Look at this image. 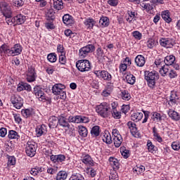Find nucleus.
I'll return each instance as SVG.
<instances>
[{
    "instance_id": "a18cd8bd",
    "label": "nucleus",
    "mask_w": 180,
    "mask_h": 180,
    "mask_svg": "<svg viewBox=\"0 0 180 180\" xmlns=\"http://www.w3.org/2000/svg\"><path fill=\"white\" fill-rule=\"evenodd\" d=\"M39 172H43V169L41 167H36L30 170L31 175H33L34 176H36Z\"/></svg>"
},
{
    "instance_id": "79ce46f5",
    "label": "nucleus",
    "mask_w": 180,
    "mask_h": 180,
    "mask_svg": "<svg viewBox=\"0 0 180 180\" xmlns=\"http://www.w3.org/2000/svg\"><path fill=\"white\" fill-rule=\"evenodd\" d=\"M178 96L176 95V93L172 94L169 96V102L172 105H176L178 103Z\"/></svg>"
},
{
    "instance_id": "c9c22d12",
    "label": "nucleus",
    "mask_w": 180,
    "mask_h": 180,
    "mask_svg": "<svg viewBox=\"0 0 180 180\" xmlns=\"http://www.w3.org/2000/svg\"><path fill=\"white\" fill-rule=\"evenodd\" d=\"M121 98L123 101H130V99H131V96L127 90H123L121 91Z\"/></svg>"
},
{
    "instance_id": "473e14b6",
    "label": "nucleus",
    "mask_w": 180,
    "mask_h": 180,
    "mask_svg": "<svg viewBox=\"0 0 180 180\" xmlns=\"http://www.w3.org/2000/svg\"><path fill=\"white\" fill-rule=\"evenodd\" d=\"M68 176V174L65 171H60L56 176V180H65Z\"/></svg>"
},
{
    "instance_id": "dca6fc26",
    "label": "nucleus",
    "mask_w": 180,
    "mask_h": 180,
    "mask_svg": "<svg viewBox=\"0 0 180 180\" xmlns=\"http://www.w3.org/2000/svg\"><path fill=\"white\" fill-rule=\"evenodd\" d=\"M65 89V86L62 84H56L52 87V92L54 95H58Z\"/></svg>"
},
{
    "instance_id": "13d9d810",
    "label": "nucleus",
    "mask_w": 180,
    "mask_h": 180,
    "mask_svg": "<svg viewBox=\"0 0 180 180\" xmlns=\"http://www.w3.org/2000/svg\"><path fill=\"white\" fill-rule=\"evenodd\" d=\"M55 95H58V98H60V99H63V101H65V99H67V94L64 90L58 93V94Z\"/></svg>"
},
{
    "instance_id": "052dcab7",
    "label": "nucleus",
    "mask_w": 180,
    "mask_h": 180,
    "mask_svg": "<svg viewBox=\"0 0 180 180\" xmlns=\"http://www.w3.org/2000/svg\"><path fill=\"white\" fill-rule=\"evenodd\" d=\"M167 75H169V78L171 79L176 78V77H178V74H176V71L174 70H170Z\"/></svg>"
},
{
    "instance_id": "7ed1b4c3",
    "label": "nucleus",
    "mask_w": 180,
    "mask_h": 180,
    "mask_svg": "<svg viewBox=\"0 0 180 180\" xmlns=\"http://www.w3.org/2000/svg\"><path fill=\"white\" fill-rule=\"evenodd\" d=\"M96 112H97L101 117H108L110 112V106L108 103H102L101 105L96 106Z\"/></svg>"
},
{
    "instance_id": "b1692460",
    "label": "nucleus",
    "mask_w": 180,
    "mask_h": 180,
    "mask_svg": "<svg viewBox=\"0 0 180 180\" xmlns=\"http://www.w3.org/2000/svg\"><path fill=\"white\" fill-rule=\"evenodd\" d=\"M75 123H89V118L84 115H76Z\"/></svg>"
},
{
    "instance_id": "6e6552de",
    "label": "nucleus",
    "mask_w": 180,
    "mask_h": 180,
    "mask_svg": "<svg viewBox=\"0 0 180 180\" xmlns=\"http://www.w3.org/2000/svg\"><path fill=\"white\" fill-rule=\"evenodd\" d=\"M11 102L13 104L15 109H20L23 106V98L18 95H12L11 97Z\"/></svg>"
},
{
    "instance_id": "39448f33",
    "label": "nucleus",
    "mask_w": 180,
    "mask_h": 180,
    "mask_svg": "<svg viewBox=\"0 0 180 180\" xmlns=\"http://www.w3.org/2000/svg\"><path fill=\"white\" fill-rule=\"evenodd\" d=\"M0 11L4 16L12 18V6L9 4L2 1L0 3Z\"/></svg>"
},
{
    "instance_id": "a211bd4d",
    "label": "nucleus",
    "mask_w": 180,
    "mask_h": 180,
    "mask_svg": "<svg viewBox=\"0 0 180 180\" xmlns=\"http://www.w3.org/2000/svg\"><path fill=\"white\" fill-rule=\"evenodd\" d=\"M63 22L65 25L68 26V25H74L75 21L74 20L72 15L65 14L63 16Z\"/></svg>"
},
{
    "instance_id": "c03bdc74",
    "label": "nucleus",
    "mask_w": 180,
    "mask_h": 180,
    "mask_svg": "<svg viewBox=\"0 0 180 180\" xmlns=\"http://www.w3.org/2000/svg\"><path fill=\"white\" fill-rule=\"evenodd\" d=\"M69 180H85V178L82 174L76 173L72 174Z\"/></svg>"
},
{
    "instance_id": "49530a36",
    "label": "nucleus",
    "mask_w": 180,
    "mask_h": 180,
    "mask_svg": "<svg viewBox=\"0 0 180 180\" xmlns=\"http://www.w3.org/2000/svg\"><path fill=\"white\" fill-rule=\"evenodd\" d=\"M11 113L14 117L15 122H17L18 124H20V123H22V117H20V114H18L14 111H12Z\"/></svg>"
},
{
    "instance_id": "4be33fe9",
    "label": "nucleus",
    "mask_w": 180,
    "mask_h": 180,
    "mask_svg": "<svg viewBox=\"0 0 180 180\" xmlns=\"http://www.w3.org/2000/svg\"><path fill=\"white\" fill-rule=\"evenodd\" d=\"M167 113L172 120H175L176 122L180 120V115L178 113V112L173 110H169Z\"/></svg>"
},
{
    "instance_id": "5701e85b",
    "label": "nucleus",
    "mask_w": 180,
    "mask_h": 180,
    "mask_svg": "<svg viewBox=\"0 0 180 180\" xmlns=\"http://www.w3.org/2000/svg\"><path fill=\"white\" fill-rule=\"evenodd\" d=\"M164 63L167 66L172 65L175 63V56L174 55L166 56L164 59Z\"/></svg>"
},
{
    "instance_id": "8fccbe9b",
    "label": "nucleus",
    "mask_w": 180,
    "mask_h": 180,
    "mask_svg": "<svg viewBox=\"0 0 180 180\" xmlns=\"http://www.w3.org/2000/svg\"><path fill=\"white\" fill-rule=\"evenodd\" d=\"M8 139H19V135L18 134V132H16V131L11 130L8 132Z\"/></svg>"
},
{
    "instance_id": "423d86ee",
    "label": "nucleus",
    "mask_w": 180,
    "mask_h": 180,
    "mask_svg": "<svg viewBox=\"0 0 180 180\" xmlns=\"http://www.w3.org/2000/svg\"><path fill=\"white\" fill-rule=\"evenodd\" d=\"M92 51H95V46L88 44L79 49V57L80 58H85V57H86L89 53H92Z\"/></svg>"
},
{
    "instance_id": "0e129e2a",
    "label": "nucleus",
    "mask_w": 180,
    "mask_h": 180,
    "mask_svg": "<svg viewBox=\"0 0 180 180\" xmlns=\"http://www.w3.org/2000/svg\"><path fill=\"white\" fill-rule=\"evenodd\" d=\"M108 5H110V6H117V5H119V1L118 0H108Z\"/></svg>"
},
{
    "instance_id": "c756f323",
    "label": "nucleus",
    "mask_w": 180,
    "mask_h": 180,
    "mask_svg": "<svg viewBox=\"0 0 180 180\" xmlns=\"http://www.w3.org/2000/svg\"><path fill=\"white\" fill-rule=\"evenodd\" d=\"M143 119V112H134L131 115V120L133 122H140Z\"/></svg>"
},
{
    "instance_id": "2eb2a0df",
    "label": "nucleus",
    "mask_w": 180,
    "mask_h": 180,
    "mask_svg": "<svg viewBox=\"0 0 180 180\" xmlns=\"http://www.w3.org/2000/svg\"><path fill=\"white\" fill-rule=\"evenodd\" d=\"M51 161L54 162V164H60L63 161H65V155H51Z\"/></svg>"
},
{
    "instance_id": "ddd939ff",
    "label": "nucleus",
    "mask_w": 180,
    "mask_h": 180,
    "mask_svg": "<svg viewBox=\"0 0 180 180\" xmlns=\"http://www.w3.org/2000/svg\"><path fill=\"white\" fill-rule=\"evenodd\" d=\"M68 116L65 114H61L60 116L58 118V124L62 127H67L68 129H70V124L68 122H67Z\"/></svg>"
},
{
    "instance_id": "6ab92c4d",
    "label": "nucleus",
    "mask_w": 180,
    "mask_h": 180,
    "mask_svg": "<svg viewBox=\"0 0 180 180\" xmlns=\"http://www.w3.org/2000/svg\"><path fill=\"white\" fill-rule=\"evenodd\" d=\"M127 127H129L131 134L132 136H136L139 133V130L137 129V127H136V123L129 121L127 122Z\"/></svg>"
},
{
    "instance_id": "09e8293b",
    "label": "nucleus",
    "mask_w": 180,
    "mask_h": 180,
    "mask_svg": "<svg viewBox=\"0 0 180 180\" xmlns=\"http://www.w3.org/2000/svg\"><path fill=\"white\" fill-rule=\"evenodd\" d=\"M121 154L124 158H129L130 157V151L127 149H126L125 147H123L120 150Z\"/></svg>"
},
{
    "instance_id": "72a5a7b5",
    "label": "nucleus",
    "mask_w": 180,
    "mask_h": 180,
    "mask_svg": "<svg viewBox=\"0 0 180 180\" xmlns=\"http://www.w3.org/2000/svg\"><path fill=\"white\" fill-rule=\"evenodd\" d=\"M169 66H167L166 65H164L161 67L159 72L162 77H166V75H168L169 73V68H168Z\"/></svg>"
},
{
    "instance_id": "e2e57ef3",
    "label": "nucleus",
    "mask_w": 180,
    "mask_h": 180,
    "mask_svg": "<svg viewBox=\"0 0 180 180\" xmlns=\"http://www.w3.org/2000/svg\"><path fill=\"white\" fill-rule=\"evenodd\" d=\"M133 36L134 37L135 39H137V40H141L142 34L140 33L139 31H134L132 33Z\"/></svg>"
},
{
    "instance_id": "393cba45",
    "label": "nucleus",
    "mask_w": 180,
    "mask_h": 180,
    "mask_svg": "<svg viewBox=\"0 0 180 180\" xmlns=\"http://www.w3.org/2000/svg\"><path fill=\"white\" fill-rule=\"evenodd\" d=\"M161 16L166 23H171L172 22V18L169 17V11L168 10L162 11Z\"/></svg>"
},
{
    "instance_id": "9d476101",
    "label": "nucleus",
    "mask_w": 180,
    "mask_h": 180,
    "mask_svg": "<svg viewBox=\"0 0 180 180\" xmlns=\"http://www.w3.org/2000/svg\"><path fill=\"white\" fill-rule=\"evenodd\" d=\"M160 44L162 47H166V49H172L175 43L169 38H162L160 39Z\"/></svg>"
},
{
    "instance_id": "412c9836",
    "label": "nucleus",
    "mask_w": 180,
    "mask_h": 180,
    "mask_svg": "<svg viewBox=\"0 0 180 180\" xmlns=\"http://www.w3.org/2000/svg\"><path fill=\"white\" fill-rule=\"evenodd\" d=\"M135 63L137 67H143L144 64H146V58L143 55H138L135 58Z\"/></svg>"
},
{
    "instance_id": "ea45409f",
    "label": "nucleus",
    "mask_w": 180,
    "mask_h": 180,
    "mask_svg": "<svg viewBox=\"0 0 180 180\" xmlns=\"http://www.w3.org/2000/svg\"><path fill=\"white\" fill-rule=\"evenodd\" d=\"M79 134L82 137H86L88 136V129L84 126L79 127Z\"/></svg>"
},
{
    "instance_id": "58836bf2",
    "label": "nucleus",
    "mask_w": 180,
    "mask_h": 180,
    "mask_svg": "<svg viewBox=\"0 0 180 180\" xmlns=\"http://www.w3.org/2000/svg\"><path fill=\"white\" fill-rule=\"evenodd\" d=\"M103 141L106 143V144H110L112 143V136H110V133H105L103 134V136L102 137Z\"/></svg>"
},
{
    "instance_id": "603ef678",
    "label": "nucleus",
    "mask_w": 180,
    "mask_h": 180,
    "mask_svg": "<svg viewBox=\"0 0 180 180\" xmlns=\"http://www.w3.org/2000/svg\"><path fill=\"white\" fill-rule=\"evenodd\" d=\"M59 63L62 65H65L67 63V57H65V54L59 55Z\"/></svg>"
},
{
    "instance_id": "6e6d98bb",
    "label": "nucleus",
    "mask_w": 180,
    "mask_h": 180,
    "mask_svg": "<svg viewBox=\"0 0 180 180\" xmlns=\"http://www.w3.org/2000/svg\"><path fill=\"white\" fill-rule=\"evenodd\" d=\"M8 165H15L16 164V158L14 156H9L8 158Z\"/></svg>"
},
{
    "instance_id": "de8ad7c7",
    "label": "nucleus",
    "mask_w": 180,
    "mask_h": 180,
    "mask_svg": "<svg viewBox=\"0 0 180 180\" xmlns=\"http://www.w3.org/2000/svg\"><path fill=\"white\" fill-rule=\"evenodd\" d=\"M47 58L50 63H56L57 61V55L56 53H49Z\"/></svg>"
},
{
    "instance_id": "c85d7f7f",
    "label": "nucleus",
    "mask_w": 180,
    "mask_h": 180,
    "mask_svg": "<svg viewBox=\"0 0 180 180\" xmlns=\"http://www.w3.org/2000/svg\"><path fill=\"white\" fill-rule=\"evenodd\" d=\"M125 79L127 84H129L130 85H134V84L136 83V77L131 75V73H127Z\"/></svg>"
},
{
    "instance_id": "5fc2aeb1",
    "label": "nucleus",
    "mask_w": 180,
    "mask_h": 180,
    "mask_svg": "<svg viewBox=\"0 0 180 180\" xmlns=\"http://www.w3.org/2000/svg\"><path fill=\"white\" fill-rule=\"evenodd\" d=\"M6 18V22L8 25L10 26H12V25H16L15 22V18H12V17H6L4 16Z\"/></svg>"
},
{
    "instance_id": "f704fd0d",
    "label": "nucleus",
    "mask_w": 180,
    "mask_h": 180,
    "mask_svg": "<svg viewBox=\"0 0 180 180\" xmlns=\"http://www.w3.org/2000/svg\"><path fill=\"white\" fill-rule=\"evenodd\" d=\"M140 5L141 8H143V11H146V12H150V11H153L154 9L153 4H150L149 3H141Z\"/></svg>"
},
{
    "instance_id": "2f4dec72",
    "label": "nucleus",
    "mask_w": 180,
    "mask_h": 180,
    "mask_svg": "<svg viewBox=\"0 0 180 180\" xmlns=\"http://www.w3.org/2000/svg\"><path fill=\"white\" fill-rule=\"evenodd\" d=\"M109 161H110V165H112L114 169H119V168H120L119 161L117 160V159H116L113 157H110L109 158Z\"/></svg>"
},
{
    "instance_id": "aec40b11",
    "label": "nucleus",
    "mask_w": 180,
    "mask_h": 180,
    "mask_svg": "<svg viewBox=\"0 0 180 180\" xmlns=\"http://www.w3.org/2000/svg\"><path fill=\"white\" fill-rule=\"evenodd\" d=\"M49 126L50 129H54L58 126V118L56 116H52L49 120Z\"/></svg>"
},
{
    "instance_id": "4c0bfd02",
    "label": "nucleus",
    "mask_w": 180,
    "mask_h": 180,
    "mask_svg": "<svg viewBox=\"0 0 180 180\" xmlns=\"http://www.w3.org/2000/svg\"><path fill=\"white\" fill-rule=\"evenodd\" d=\"M151 120H153V122H161L162 120V117L161 116V114L155 112L151 113Z\"/></svg>"
},
{
    "instance_id": "4468645a",
    "label": "nucleus",
    "mask_w": 180,
    "mask_h": 180,
    "mask_svg": "<svg viewBox=\"0 0 180 180\" xmlns=\"http://www.w3.org/2000/svg\"><path fill=\"white\" fill-rule=\"evenodd\" d=\"M20 53H22V46L19 44H16L10 49L8 54L11 56H19Z\"/></svg>"
},
{
    "instance_id": "9b49d317",
    "label": "nucleus",
    "mask_w": 180,
    "mask_h": 180,
    "mask_svg": "<svg viewBox=\"0 0 180 180\" xmlns=\"http://www.w3.org/2000/svg\"><path fill=\"white\" fill-rule=\"evenodd\" d=\"M26 79L28 82H34L36 81V71L34 70V68L32 66L28 68Z\"/></svg>"
},
{
    "instance_id": "69168bd1",
    "label": "nucleus",
    "mask_w": 180,
    "mask_h": 180,
    "mask_svg": "<svg viewBox=\"0 0 180 180\" xmlns=\"http://www.w3.org/2000/svg\"><path fill=\"white\" fill-rule=\"evenodd\" d=\"M155 65H164V64H165L164 59H162L161 58H156L155 60Z\"/></svg>"
},
{
    "instance_id": "774afa93",
    "label": "nucleus",
    "mask_w": 180,
    "mask_h": 180,
    "mask_svg": "<svg viewBox=\"0 0 180 180\" xmlns=\"http://www.w3.org/2000/svg\"><path fill=\"white\" fill-rule=\"evenodd\" d=\"M147 46L148 49H153L155 46V41L153 39H149L147 41Z\"/></svg>"
},
{
    "instance_id": "338daca9",
    "label": "nucleus",
    "mask_w": 180,
    "mask_h": 180,
    "mask_svg": "<svg viewBox=\"0 0 180 180\" xmlns=\"http://www.w3.org/2000/svg\"><path fill=\"white\" fill-rule=\"evenodd\" d=\"M54 11H53V10H49L47 13L48 15V18H49V19L51 20H54V19H56V17L54 16Z\"/></svg>"
},
{
    "instance_id": "a19ab883",
    "label": "nucleus",
    "mask_w": 180,
    "mask_h": 180,
    "mask_svg": "<svg viewBox=\"0 0 180 180\" xmlns=\"http://www.w3.org/2000/svg\"><path fill=\"white\" fill-rule=\"evenodd\" d=\"M127 13L129 15V18H127V21L129 22V23L134 22V20H136V13L131 11H128Z\"/></svg>"
},
{
    "instance_id": "4d7b16f0",
    "label": "nucleus",
    "mask_w": 180,
    "mask_h": 180,
    "mask_svg": "<svg viewBox=\"0 0 180 180\" xmlns=\"http://www.w3.org/2000/svg\"><path fill=\"white\" fill-rule=\"evenodd\" d=\"M21 113L25 118L29 117L32 115V112L29 109L22 110Z\"/></svg>"
},
{
    "instance_id": "f257e3e1",
    "label": "nucleus",
    "mask_w": 180,
    "mask_h": 180,
    "mask_svg": "<svg viewBox=\"0 0 180 180\" xmlns=\"http://www.w3.org/2000/svg\"><path fill=\"white\" fill-rule=\"evenodd\" d=\"M145 79L148 84V86L151 89L157 87V81L160 79V75L157 71L148 72L145 73Z\"/></svg>"
},
{
    "instance_id": "a878e982",
    "label": "nucleus",
    "mask_w": 180,
    "mask_h": 180,
    "mask_svg": "<svg viewBox=\"0 0 180 180\" xmlns=\"http://www.w3.org/2000/svg\"><path fill=\"white\" fill-rule=\"evenodd\" d=\"M15 25H22L24 22H26V16L18 14L17 16L14 17Z\"/></svg>"
},
{
    "instance_id": "37998d69",
    "label": "nucleus",
    "mask_w": 180,
    "mask_h": 180,
    "mask_svg": "<svg viewBox=\"0 0 180 180\" xmlns=\"http://www.w3.org/2000/svg\"><path fill=\"white\" fill-rule=\"evenodd\" d=\"M99 126H94L92 127L91 130V136H94V137H98V136H99L100 134V131H99Z\"/></svg>"
},
{
    "instance_id": "20e7f679",
    "label": "nucleus",
    "mask_w": 180,
    "mask_h": 180,
    "mask_svg": "<svg viewBox=\"0 0 180 180\" xmlns=\"http://www.w3.org/2000/svg\"><path fill=\"white\" fill-rule=\"evenodd\" d=\"M76 67L80 72H86L91 70V63L88 60H80L76 63Z\"/></svg>"
},
{
    "instance_id": "7c9ffc66",
    "label": "nucleus",
    "mask_w": 180,
    "mask_h": 180,
    "mask_svg": "<svg viewBox=\"0 0 180 180\" xmlns=\"http://www.w3.org/2000/svg\"><path fill=\"white\" fill-rule=\"evenodd\" d=\"M82 162L84 164H86V165H91V167H94V161L92 160V158H91V155H86L83 159H82Z\"/></svg>"
},
{
    "instance_id": "e433bc0d",
    "label": "nucleus",
    "mask_w": 180,
    "mask_h": 180,
    "mask_svg": "<svg viewBox=\"0 0 180 180\" xmlns=\"http://www.w3.org/2000/svg\"><path fill=\"white\" fill-rule=\"evenodd\" d=\"M99 24L102 27H108V26H109V18L108 17H101L99 20Z\"/></svg>"
},
{
    "instance_id": "3c124183",
    "label": "nucleus",
    "mask_w": 180,
    "mask_h": 180,
    "mask_svg": "<svg viewBox=\"0 0 180 180\" xmlns=\"http://www.w3.org/2000/svg\"><path fill=\"white\" fill-rule=\"evenodd\" d=\"M147 147L150 153H153V151H155V150H157V147H155V146L153 144V142H151V141H148Z\"/></svg>"
},
{
    "instance_id": "680f3d73",
    "label": "nucleus",
    "mask_w": 180,
    "mask_h": 180,
    "mask_svg": "<svg viewBox=\"0 0 180 180\" xmlns=\"http://www.w3.org/2000/svg\"><path fill=\"white\" fill-rule=\"evenodd\" d=\"M172 148L173 150L178 151V150H180V143L179 142H173L172 143Z\"/></svg>"
},
{
    "instance_id": "bb28decb",
    "label": "nucleus",
    "mask_w": 180,
    "mask_h": 180,
    "mask_svg": "<svg viewBox=\"0 0 180 180\" xmlns=\"http://www.w3.org/2000/svg\"><path fill=\"white\" fill-rule=\"evenodd\" d=\"M96 23V21L94 18H87L84 21V25L87 29H93Z\"/></svg>"
},
{
    "instance_id": "cd10ccee",
    "label": "nucleus",
    "mask_w": 180,
    "mask_h": 180,
    "mask_svg": "<svg viewBox=\"0 0 180 180\" xmlns=\"http://www.w3.org/2000/svg\"><path fill=\"white\" fill-rule=\"evenodd\" d=\"M53 1L54 9H56V11H61V9H64L63 0H53Z\"/></svg>"
},
{
    "instance_id": "0eeeda50",
    "label": "nucleus",
    "mask_w": 180,
    "mask_h": 180,
    "mask_svg": "<svg viewBox=\"0 0 180 180\" xmlns=\"http://www.w3.org/2000/svg\"><path fill=\"white\" fill-rule=\"evenodd\" d=\"M37 150V146L34 142L28 141L25 148V153L28 157H34L36 155V150Z\"/></svg>"
},
{
    "instance_id": "1a4fd4ad",
    "label": "nucleus",
    "mask_w": 180,
    "mask_h": 180,
    "mask_svg": "<svg viewBox=\"0 0 180 180\" xmlns=\"http://www.w3.org/2000/svg\"><path fill=\"white\" fill-rule=\"evenodd\" d=\"M94 74L98 78H102L104 81H110L112 79V75L106 70H95Z\"/></svg>"
},
{
    "instance_id": "864d4df0",
    "label": "nucleus",
    "mask_w": 180,
    "mask_h": 180,
    "mask_svg": "<svg viewBox=\"0 0 180 180\" xmlns=\"http://www.w3.org/2000/svg\"><path fill=\"white\" fill-rule=\"evenodd\" d=\"M111 113L114 119H120L122 117V112L117 111V110H111Z\"/></svg>"
},
{
    "instance_id": "bf43d9fd",
    "label": "nucleus",
    "mask_w": 180,
    "mask_h": 180,
    "mask_svg": "<svg viewBox=\"0 0 180 180\" xmlns=\"http://www.w3.org/2000/svg\"><path fill=\"white\" fill-rule=\"evenodd\" d=\"M15 6H23L25 5V0H13Z\"/></svg>"
},
{
    "instance_id": "f8f14e48",
    "label": "nucleus",
    "mask_w": 180,
    "mask_h": 180,
    "mask_svg": "<svg viewBox=\"0 0 180 180\" xmlns=\"http://www.w3.org/2000/svg\"><path fill=\"white\" fill-rule=\"evenodd\" d=\"M17 91L18 92H22V91H27V92H30L32 91V86L27 83L21 82L18 85Z\"/></svg>"
},
{
    "instance_id": "f3484780",
    "label": "nucleus",
    "mask_w": 180,
    "mask_h": 180,
    "mask_svg": "<svg viewBox=\"0 0 180 180\" xmlns=\"http://www.w3.org/2000/svg\"><path fill=\"white\" fill-rule=\"evenodd\" d=\"M35 131L37 137H40L47 133V127L44 124L39 125L37 127Z\"/></svg>"
},
{
    "instance_id": "f03ea898",
    "label": "nucleus",
    "mask_w": 180,
    "mask_h": 180,
    "mask_svg": "<svg viewBox=\"0 0 180 180\" xmlns=\"http://www.w3.org/2000/svg\"><path fill=\"white\" fill-rule=\"evenodd\" d=\"M32 94L35 95L36 98H37L40 102H48V103H51V98L46 96L44 91H43V89H41L40 86H35Z\"/></svg>"
}]
</instances>
